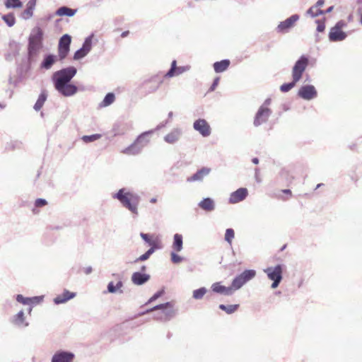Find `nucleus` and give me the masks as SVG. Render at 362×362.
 <instances>
[{
    "instance_id": "nucleus-1",
    "label": "nucleus",
    "mask_w": 362,
    "mask_h": 362,
    "mask_svg": "<svg viewBox=\"0 0 362 362\" xmlns=\"http://www.w3.org/2000/svg\"><path fill=\"white\" fill-rule=\"evenodd\" d=\"M76 73V68L72 66L55 71L52 76V81L55 90L64 97L75 95L78 91V88L71 83V81Z\"/></svg>"
},
{
    "instance_id": "nucleus-2",
    "label": "nucleus",
    "mask_w": 362,
    "mask_h": 362,
    "mask_svg": "<svg viewBox=\"0 0 362 362\" xmlns=\"http://www.w3.org/2000/svg\"><path fill=\"white\" fill-rule=\"evenodd\" d=\"M112 197L119 202L122 206L129 211L134 216L139 215V205L141 197L134 192H130L127 188L119 189Z\"/></svg>"
},
{
    "instance_id": "nucleus-3",
    "label": "nucleus",
    "mask_w": 362,
    "mask_h": 362,
    "mask_svg": "<svg viewBox=\"0 0 362 362\" xmlns=\"http://www.w3.org/2000/svg\"><path fill=\"white\" fill-rule=\"evenodd\" d=\"M42 40V30L39 27L34 28L28 37V63L29 65H31L33 63L35 62L36 58L43 46Z\"/></svg>"
},
{
    "instance_id": "nucleus-4",
    "label": "nucleus",
    "mask_w": 362,
    "mask_h": 362,
    "mask_svg": "<svg viewBox=\"0 0 362 362\" xmlns=\"http://www.w3.org/2000/svg\"><path fill=\"white\" fill-rule=\"evenodd\" d=\"M153 311H158L154 314L153 318L162 322L169 321L175 315V312L173 309V304L172 302H167L157 305L152 308L142 312L141 315H145Z\"/></svg>"
},
{
    "instance_id": "nucleus-5",
    "label": "nucleus",
    "mask_w": 362,
    "mask_h": 362,
    "mask_svg": "<svg viewBox=\"0 0 362 362\" xmlns=\"http://www.w3.org/2000/svg\"><path fill=\"white\" fill-rule=\"evenodd\" d=\"M153 133L154 130H148L143 132L137 136L133 144L124 148L122 153L127 155H137L140 153L142 149L149 143V137Z\"/></svg>"
},
{
    "instance_id": "nucleus-6",
    "label": "nucleus",
    "mask_w": 362,
    "mask_h": 362,
    "mask_svg": "<svg viewBox=\"0 0 362 362\" xmlns=\"http://www.w3.org/2000/svg\"><path fill=\"white\" fill-rule=\"evenodd\" d=\"M283 268L284 265L277 264L275 267H269L264 269V272L267 274L269 279L273 281L271 285L272 288H276L280 284L283 279Z\"/></svg>"
},
{
    "instance_id": "nucleus-7",
    "label": "nucleus",
    "mask_w": 362,
    "mask_h": 362,
    "mask_svg": "<svg viewBox=\"0 0 362 362\" xmlns=\"http://www.w3.org/2000/svg\"><path fill=\"white\" fill-rule=\"evenodd\" d=\"M256 276L254 269H245L240 274L235 276L232 281L233 289L235 291L241 288L245 284L252 280Z\"/></svg>"
},
{
    "instance_id": "nucleus-8",
    "label": "nucleus",
    "mask_w": 362,
    "mask_h": 362,
    "mask_svg": "<svg viewBox=\"0 0 362 362\" xmlns=\"http://www.w3.org/2000/svg\"><path fill=\"white\" fill-rule=\"evenodd\" d=\"M309 63V60L308 57L305 55H302L299 57V59L295 62L294 66L292 68V79L298 82L305 71Z\"/></svg>"
},
{
    "instance_id": "nucleus-9",
    "label": "nucleus",
    "mask_w": 362,
    "mask_h": 362,
    "mask_svg": "<svg viewBox=\"0 0 362 362\" xmlns=\"http://www.w3.org/2000/svg\"><path fill=\"white\" fill-rule=\"evenodd\" d=\"M346 25L345 21H339L334 27H332L329 33V40L331 42H339L345 40L347 35L342 31V28Z\"/></svg>"
},
{
    "instance_id": "nucleus-10",
    "label": "nucleus",
    "mask_w": 362,
    "mask_h": 362,
    "mask_svg": "<svg viewBox=\"0 0 362 362\" xmlns=\"http://www.w3.org/2000/svg\"><path fill=\"white\" fill-rule=\"evenodd\" d=\"M71 42V37L69 34L63 35L58 45V54L59 60L64 59L70 51V45Z\"/></svg>"
},
{
    "instance_id": "nucleus-11",
    "label": "nucleus",
    "mask_w": 362,
    "mask_h": 362,
    "mask_svg": "<svg viewBox=\"0 0 362 362\" xmlns=\"http://www.w3.org/2000/svg\"><path fill=\"white\" fill-rule=\"evenodd\" d=\"M272 111L267 107L260 106L255 114L253 124L255 127H259L266 123L269 117L271 116Z\"/></svg>"
},
{
    "instance_id": "nucleus-12",
    "label": "nucleus",
    "mask_w": 362,
    "mask_h": 362,
    "mask_svg": "<svg viewBox=\"0 0 362 362\" xmlns=\"http://www.w3.org/2000/svg\"><path fill=\"white\" fill-rule=\"evenodd\" d=\"M162 83L163 80L158 75H155L145 80L141 85V88L145 90L146 93H151L158 90Z\"/></svg>"
},
{
    "instance_id": "nucleus-13",
    "label": "nucleus",
    "mask_w": 362,
    "mask_h": 362,
    "mask_svg": "<svg viewBox=\"0 0 362 362\" xmlns=\"http://www.w3.org/2000/svg\"><path fill=\"white\" fill-rule=\"evenodd\" d=\"M300 16L298 14H293L285 21L280 22L276 28V31L279 33H286L292 28L295 23L299 20Z\"/></svg>"
},
{
    "instance_id": "nucleus-14",
    "label": "nucleus",
    "mask_w": 362,
    "mask_h": 362,
    "mask_svg": "<svg viewBox=\"0 0 362 362\" xmlns=\"http://www.w3.org/2000/svg\"><path fill=\"white\" fill-rule=\"evenodd\" d=\"M298 95L303 100H311L317 96V92L314 86L304 85L298 90Z\"/></svg>"
},
{
    "instance_id": "nucleus-15",
    "label": "nucleus",
    "mask_w": 362,
    "mask_h": 362,
    "mask_svg": "<svg viewBox=\"0 0 362 362\" xmlns=\"http://www.w3.org/2000/svg\"><path fill=\"white\" fill-rule=\"evenodd\" d=\"M193 128L204 137L209 136L211 133L210 125L204 119L195 120L193 124Z\"/></svg>"
},
{
    "instance_id": "nucleus-16",
    "label": "nucleus",
    "mask_w": 362,
    "mask_h": 362,
    "mask_svg": "<svg viewBox=\"0 0 362 362\" xmlns=\"http://www.w3.org/2000/svg\"><path fill=\"white\" fill-rule=\"evenodd\" d=\"M75 354L71 351L59 350L52 356L51 362H73Z\"/></svg>"
},
{
    "instance_id": "nucleus-17",
    "label": "nucleus",
    "mask_w": 362,
    "mask_h": 362,
    "mask_svg": "<svg viewBox=\"0 0 362 362\" xmlns=\"http://www.w3.org/2000/svg\"><path fill=\"white\" fill-rule=\"evenodd\" d=\"M59 59V54L55 55L50 53L45 54H44L43 59L40 64V69L45 71L49 70Z\"/></svg>"
},
{
    "instance_id": "nucleus-18",
    "label": "nucleus",
    "mask_w": 362,
    "mask_h": 362,
    "mask_svg": "<svg viewBox=\"0 0 362 362\" xmlns=\"http://www.w3.org/2000/svg\"><path fill=\"white\" fill-rule=\"evenodd\" d=\"M211 168L207 167H203L201 169L198 170L192 176L188 177L187 178V182H202L204 178L209 175L211 173Z\"/></svg>"
},
{
    "instance_id": "nucleus-19",
    "label": "nucleus",
    "mask_w": 362,
    "mask_h": 362,
    "mask_svg": "<svg viewBox=\"0 0 362 362\" xmlns=\"http://www.w3.org/2000/svg\"><path fill=\"white\" fill-rule=\"evenodd\" d=\"M248 194V191L246 188L241 187L236 191L232 192L229 197V203L236 204L244 200Z\"/></svg>"
},
{
    "instance_id": "nucleus-20",
    "label": "nucleus",
    "mask_w": 362,
    "mask_h": 362,
    "mask_svg": "<svg viewBox=\"0 0 362 362\" xmlns=\"http://www.w3.org/2000/svg\"><path fill=\"white\" fill-rule=\"evenodd\" d=\"M211 290L216 293L223 294L225 296H232L235 291L233 289L232 285L226 287L221 284L220 282L214 283L211 286Z\"/></svg>"
},
{
    "instance_id": "nucleus-21",
    "label": "nucleus",
    "mask_w": 362,
    "mask_h": 362,
    "mask_svg": "<svg viewBox=\"0 0 362 362\" xmlns=\"http://www.w3.org/2000/svg\"><path fill=\"white\" fill-rule=\"evenodd\" d=\"M151 276L141 272H134L132 275L131 280L134 285L141 286L149 281Z\"/></svg>"
},
{
    "instance_id": "nucleus-22",
    "label": "nucleus",
    "mask_w": 362,
    "mask_h": 362,
    "mask_svg": "<svg viewBox=\"0 0 362 362\" xmlns=\"http://www.w3.org/2000/svg\"><path fill=\"white\" fill-rule=\"evenodd\" d=\"M182 130L180 128H174L170 132L164 136V141L170 144L177 142L181 138Z\"/></svg>"
},
{
    "instance_id": "nucleus-23",
    "label": "nucleus",
    "mask_w": 362,
    "mask_h": 362,
    "mask_svg": "<svg viewBox=\"0 0 362 362\" xmlns=\"http://www.w3.org/2000/svg\"><path fill=\"white\" fill-rule=\"evenodd\" d=\"M189 69V66H177L176 61L173 60L171 63L170 69L165 74V77L171 78L175 75H180Z\"/></svg>"
},
{
    "instance_id": "nucleus-24",
    "label": "nucleus",
    "mask_w": 362,
    "mask_h": 362,
    "mask_svg": "<svg viewBox=\"0 0 362 362\" xmlns=\"http://www.w3.org/2000/svg\"><path fill=\"white\" fill-rule=\"evenodd\" d=\"M76 296L74 292H70L68 290H64L61 295H58L54 298V303L56 305L65 303L68 300L74 298Z\"/></svg>"
},
{
    "instance_id": "nucleus-25",
    "label": "nucleus",
    "mask_w": 362,
    "mask_h": 362,
    "mask_svg": "<svg viewBox=\"0 0 362 362\" xmlns=\"http://www.w3.org/2000/svg\"><path fill=\"white\" fill-rule=\"evenodd\" d=\"M198 206L200 209L207 212L213 211L215 209V202L210 197L204 198L198 203Z\"/></svg>"
},
{
    "instance_id": "nucleus-26",
    "label": "nucleus",
    "mask_w": 362,
    "mask_h": 362,
    "mask_svg": "<svg viewBox=\"0 0 362 362\" xmlns=\"http://www.w3.org/2000/svg\"><path fill=\"white\" fill-rule=\"evenodd\" d=\"M8 47H9V51L6 54V59L7 60H12L15 57L18 55L21 46H20L19 43H18L15 41H11L9 42Z\"/></svg>"
},
{
    "instance_id": "nucleus-27",
    "label": "nucleus",
    "mask_w": 362,
    "mask_h": 362,
    "mask_svg": "<svg viewBox=\"0 0 362 362\" xmlns=\"http://www.w3.org/2000/svg\"><path fill=\"white\" fill-rule=\"evenodd\" d=\"M128 130L129 127L127 123L117 122L114 124L111 132L113 134V136H117L125 134Z\"/></svg>"
},
{
    "instance_id": "nucleus-28",
    "label": "nucleus",
    "mask_w": 362,
    "mask_h": 362,
    "mask_svg": "<svg viewBox=\"0 0 362 362\" xmlns=\"http://www.w3.org/2000/svg\"><path fill=\"white\" fill-rule=\"evenodd\" d=\"M172 249L175 252H180L183 249V237L181 234L175 233L173 235Z\"/></svg>"
},
{
    "instance_id": "nucleus-29",
    "label": "nucleus",
    "mask_w": 362,
    "mask_h": 362,
    "mask_svg": "<svg viewBox=\"0 0 362 362\" xmlns=\"http://www.w3.org/2000/svg\"><path fill=\"white\" fill-rule=\"evenodd\" d=\"M229 59H223L219 62H216L214 64V69L216 73H221L225 71L230 65Z\"/></svg>"
},
{
    "instance_id": "nucleus-30",
    "label": "nucleus",
    "mask_w": 362,
    "mask_h": 362,
    "mask_svg": "<svg viewBox=\"0 0 362 362\" xmlns=\"http://www.w3.org/2000/svg\"><path fill=\"white\" fill-rule=\"evenodd\" d=\"M77 12L76 9H73L67 6H61L56 11V15L59 16H74Z\"/></svg>"
},
{
    "instance_id": "nucleus-31",
    "label": "nucleus",
    "mask_w": 362,
    "mask_h": 362,
    "mask_svg": "<svg viewBox=\"0 0 362 362\" xmlns=\"http://www.w3.org/2000/svg\"><path fill=\"white\" fill-rule=\"evenodd\" d=\"M123 286V282L121 279H119L116 285H115L113 281H110L108 283L107 286V292L110 293H115L119 292V293H122L123 291L121 290V288Z\"/></svg>"
},
{
    "instance_id": "nucleus-32",
    "label": "nucleus",
    "mask_w": 362,
    "mask_h": 362,
    "mask_svg": "<svg viewBox=\"0 0 362 362\" xmlns=\"http://www.w3.org/2000/svg\"><path fill=\"white\" fill-rule=\"evenodd\" d=\"M160 246H153L151 247L144 254L134 260V262H143L147 260L150 256L155 252L156 250L160 249Z\"/></svg>"
},
{
    "instance_id": "nucleus-33",
    "label": "nucleus",
    "mask_w": 362,
    "mask_h": 362,
    "mask_svg": "<svg viewBox=\"0 0 362 362\" xmlns=\"http://www.w3.org/2000/svg\"><path fill=\"white\" fill-rule=\"evenodd\" d=\"M47 95L46 92L42 91L40 94L35 104L34 105L33 108L35 109V110L39 111L42 107L45 102L47 100Z\"/></svg>"
},
{
    "instance_id": "nucleus-34",
    "label": "nucleus",
    "mask_w": 362,
    "mask_h": 362,
    "mask_svg": "<svg viewBox=\"0 0 362 362\" xmlns=\"http://www.w3.org/2000/svg\"><path fill=\"white\" fill-rule=\"evenodd\" d=\"M13 322L16 325L21 326L23 325L24 327L28 326V322H25V316L23 310L19 311L13 317Z\"/></svg>"
},
{
    "instance_id": "nucleus-35",
    "label": "nucleus",
    "mask_w": 362,
    "mask_h": 362,
    "mask_svg": "<svg viewBox=\"0 0 362 362\" xmlns=\"http://www.w3.org/2000/svg\"><path fill=\"white\" fill-rule=\"evenodd\" d=\"M219 309L221 310L225 311L227 314H233L235 311L238 310L239 308L238 304H234V305H224V304H220L218 305Z\"/></svg>"
},
{
    "instance_id": "nucleus-36",
    "label": "nucleus",
    "mask_w": 362,
    "mask_h": 362,
    "mask_svg": "<svg viewBox=\"0 0 362 362\" xmlns=\"http://www.w3.org/2000/svg\"><path fill=\"white\" fill-rule=\"evenodd\" d=\"M115 95L113 93H108L105 96L103 100L100 103V107H107L110 105L115 101Z\"/></svg>"
},
{
    "instance_id": "nucleus-37",
    "label": "nucleus",
    "mask_w": 362,
    "mask_h": 362,
    "mask_svg": "<svg viewBox=\"0 0 362 362\" xmlns=\"http://www.w3.org/2000/svg\"><path fill=\"white\" fill-rule=\"evenodd\" d=\"M1 18L8 27H12L16 23V18L13 13L3 15Z\"/></svg>"
},
{
    "instance_id": "nucleus-38",
    "label": "nucleus",
    "mask_w": 362,
    "mask_h": 362,
    "mask_svg": "<svg viewBox=\"0 0 362 362\" xmlns=\"http://www.w3.org/2000/svg\"><path fill=\"white\" fill-rule=\"evenodd\" d=\"M94 37V34L91 33L90 35H88L84 40L82 48L87 52V53H89L92 49V42L93 38Z\"/></svg>"
},
{
    "instance_id": "nucleus-39",
    "label": "nucleus",
    "mask_w": 362,
    "mask_h": 362,
    "mask_svg": "<svg viewBox=\"0 0 362 362\" xmlns=\"http://www.w3.org/2000/svg\"><path fill=\"white\" fill-rule=\"evenodd\" d=\"M4 5L7 8H18L23 6L21 0H6Z\"/></svg>"
},
{
    "instance_id": "nucleus-40",
    "label": "nucleus",
    "mask_w": 362,
    "mask_h": 362,
    "mask_svg": "<svg viewBox=\"0 0 362 362\" xmlns=\"http://www.w3.org/2000/svg\"><path fill=\"white\" fill-rule=\"evenodd\" d=\"M307 15H309L312 18L317 17L320 15H324V10L316 8V6H311L306 11Z\"/></svg>"
},
{
    "instance_id": "nucleus-41",
    "label": "nucleus",
    "mask_w": 362,
    "mask_h": 362,
    "mask_svg": "<svg viewBox=\"0 0 362 362\" xmlns=\"http://www.w3.org/2000/svg\"><path fill=\"white\" fill-rule=\"evenodd\" d=\"M207 289L205 287H201L193 291L192 297L196 300L202 299L206 294Z\"/></svg>"
},
{
    "instance_id": "nucleus-42",
    "label": "nucleus",
    "mask_w": 362,
    "mask_h": 362,
    "mask_svg": "<svg viewBox=\"0 0 362 362\" xmlns=\"http://www.w3.org/2000/svg\"><path fill=\"white\" fill-rule=\"evenodd\" d=\"M102 137V135L100 134H95L92 135H84L81 137V139L85 143H90L93 142Z\"/></svg>"
},
{
    "instance_id": "nucleus-43",
    "label": "nucleus",
    "mask_w": 362,
    "mask_h": 362,
    "mask_svg": "<svg viewBox=\"0 0 362 362\" xmlns=\"http://www.w3.org/2000/svg\"><path fill=\"white\" fill-rule=\"evenodd\" d=\"M296 81H294L293 79L289 83H286L282 84L280 86V90L283 93L288 92L290 90H291L297 83Z\"/></svg>"
},
{
    "instance_id": "nucleus-44",
    "label": "nucleus",
    "mask_w": 362,
    "mask_h": 362,
    "mask_svg": "<svg viewBox=\"0 0 362 362\" xmlns=\"http://www.w3.org/2000/svg\"><path fill=\"white\" fill-rule=\"evenodd\" d=\"M235 237V232L233 229L232 228H228L226 230L225 233V240L229 244H231L233 239Z\"/></svg>"
},
{
    "instance_id": "nucleus-45",
    "label": "nucleus",
    "mask_w": 362,
    "mask_h": 362,
    "mask_svg": "<svg viewBox=\"0 0 362 362\" xmlns=\"http://www.w3.org/2000/svg\"><path fill=\"white\" fill-rule=\"evenodd\" d=\"M88 53L86 52L82 47L76 50L74 54V59L78 60L85 57Z\"/></svg>"
},
{
    "instance_id": "nucleus-46",
    "label": "nucleus",
    "mask_w": 362,
    "mask_h": 362,
    "mask_svg": "<svg viewBox=\"0 0 362 362\" xmlns=\"http://www.w3.org/2000/svg\"><path fill=\"white\" fill-rule=\"evenodd\" d=\"M16 299L18 303H21L23 305H30V298L24 297L21 294L16 295Z\"/></svg>"
},
{
    "instance_id": "nucleus-47",
    "label": "nucleus",
    "mask_w": 362,
    "mask_h": 362,
    "mask_svg": "<svg viewBox=\"0 0 362 362\" xmlns=\"http://www.w3.org/2000/svg\"><path fill=\"white\" fill-rule=\"evenodd\" d=\"M33 11H34V9L26 6V8L21 13V17L25 20L29 19L30 18H31L33 16Z\"/></svg>"
},
{
    "instance_id": "nucleus-48",
    "label": "nucleus",
    "mask_w": 362,
    "mask_h": 362,
    "mask_svg": "<svg viewBox=\"0 0 362 362\" xmlns=\"http://www.w3.org/2000/svg\"><path fill=\"white\" fill-rule=\"evenodd\" d=\"M140 236L146 243H147L149 245H151V247H153V245L158 246L155 241H152L149 238L148 234L141 233Z\"/></svg>"
},
{
    "instance_id": "nucleus-49",
    "label": "nucleus",
    "mask_w": 362,
    "mask_h": 362,
    "mask_svg": "<svg viewBox=\"0 0 362 362\" xmlns=\"http://www.w3.org/2000/svg\"><path fill=\"white\" fill-rule=\"evenodd\" d=\"M176 252H175V251L171 252V253H170L171 261L174 264H179L183 260V257L178 255Z\"/></svg>"
},
{
    "instance_id": "nucleus-50",
    "label": "nucleus",
    "mask_w": 362,
    "mask_h": 362,
    "mask_svg": "<svg viewBox=\"0 0 362 362\" xmlns=\"http://www.w3.org/2000/svg\"><path fill=\"white\" fill-rule=\"evenodd\" d=\"M315 23L317 24V31L319 33H322L325 29V23L324 20H316Z\"/></svg>"
},
{
    "instance_id": "nucleus-51",
    "label": "nucleus",
    "mask_w": 362,
    "mask_h": 362,
    "mask_svg": "<svg viewBox=\"0 0 362 362\" xmlns=\"http://www.w3.org/2000/svg\"><path fill=\"white\" fill-rule=\"evenodd\" d=\"M163 294H164L163 289L157 291L156 293L153 294V296L152 297L150 298V299L148 300L147 303H150L156 300L158 298L161 297Z\"/></svg>"
},
{
    "instance_id": "nucleus-52",
    "label": "nucleus",
    "mask_w": 362,
    "mask_h": 362,
    "mask_svg": "<svg viewBox=\"0 0 362 362\" xmlns=\"http://www.w3.org/2000/svg\"><path fill=\"white\" fill-rule=\"evenodd\" d=\"M43 298H44L43 296H35V297L30 298V305H36V304L41 303L43 300Z\"/></svg>"
},
{
    "instance_id": "nucleus-53",
    "label": "nucleus",
    "mask_w": 362,
    "mask_h": 362,
    "mask_svg": "<svg viewBox=\"0 0 362 362\" xmlns=\"http://www.w3.org/2000/svg\"><path fill=\"white\" fill-rule=\"evenodd\" d=\"M47 204V202L45 199L39 198L37 199L35 202V206L36 207H42L45 206Z\"/></svg>"
},
{
    "instance_id": "nucleus-54",
    "label": "nucleus",
    "mask_w": 362,
    "mask_h": 362,
    "mask_svg": "<svg viewBox=\"0 0 362 362\" xmlns=\"http://www.w3.org/2000/svg\"><path fill=\"white\" fill-rule=\"evenodd\" d=\"M218 82H219V78L216 77L214 80L212 84L211 85V86L209 88V91H214L216 89V88L217 87Z\"/></svg>"
},
{
    "instance_id": "nucleus-55",
    "label": "nucleus",
    "mask_w": 362,
    "mask_h": 362,
    "mask_svg": "<svg viewBox=\"0 0 362 362\" xmlns=\"http://www.w3.org/2000/svg\"><path fill=\"white\" fill-rule=\"evenodd\" d=\"M169 122V120L167 119L166 121L165 122H160L158 125H157V127L153 129L154 132L156 131H158V130H160V129L163 128L164 127L166 126V124Z\"/></svg>"
},
{
    "instance_id": "nucleus-56",
    "label": "nucleus",
    "mask_w": 362,
    "mask_h": 362,
    "mask_svg": "<svg viewBox=\"0 0 362 362\" xmlns=\"http://www.w3.org/2000/svg\"><path fill=\"white\" fill-rule=\"evenodd\" d=\"M37 0H29L26 4V6L33 9H35L36 6Z\"/></svg>"
},
{
    "instance_id": "nucleus-57",
    "label": "nucleus",
    "mask_w": 362,
    "mask_h": 362,
    "mask_svg": "<svg viewBox=\"0 0 362 362\" xmlns=\"http://www.w3.org/2000/svg\"><path fill=\"white\" fill-rule=\"evenodd\" d=\"M92 271H93V269L90 266L84 268V269H83L84 273L87 275L90 274L92 272Z\"/></svg>"
},
{
    "instance_id": "nucleus-58",
    "label": "nucleus",
    "mask_w": 362,
    "mask_h": 362,
    "mask_svg": "<svg viewBox=\"0 0 362 362\" xmlns=\"http://www.w3.org/2000/svg\"><path fill=\"white\" fill-rule=\"evenodd\" d=\"M324 0H318L313 6H316V8H320V7L322 6L324 4Z\"/></svg>"
},
{
    "instance_id": "nucleus-59",
    "label": "nucleus",
    "mask_w": 362,
    "mask_h": 362,
    "mask_svg": "<svg viewBox=\"0 0 362 362\" xmlns=\"http://www.w3.org/2000/svg\"><path fill=\"white\" fill-rule=\"evenodd\" d=\"M271 99L270 98H267L264 100V103L261 105V106H265V107H267L270 105L271 103Z\"/></svg>"
},
{
    "instance_id": "nucleus-60",
    "label": "nucleus",
    "mask_w": 362,
    "mask_h": 362,
    "mask_svg": "<svg viewBox=\"0 0 362 362\" xmlns=\"http://www.w3.org/2000/svg\"><path fill=\"white\" fill-rule=\"evenodd\" d=\"M255 177H256V180H257L258 182H260V180H259V178H258L259 173V168H255Z\"/></svg>"
},
{
    "instance_id": "nucleus-61",
    "label": "nucleus",
    "mask_w": 362,
    "mask_h": 362,
    "mask_svg": "<svg viewBox=\"0 0 362 362\" xmlns=\"http://www.w3.org/2000/svg\"><path fill=\"white\" fill-rule=\"evenodd\" d=\"M334 8V6H329L327 9H326L325 11H324V15L326 14V13H330L332 11Z\"/></svg>"
},
{
    "instance_id": "nucleus-62",
    "label": "nucleus",
    "mask_w": 362,
    "mask_h": 362,
    "mask_svg": "<svg viewBox=\"0 0 362 362\" xmlns=\"http://www.w3.org/2000/svg\"><path fill=\"white\" fill-rule=\"evenodd\" d=\"M282 192L284 193V194H289L290 196H291V191L290 189H283Z\"/></svg>"
},
{
    "instance_id": "nucleus-63",
    "label": "nucleus",
    "mask_w": 362,
    "mask_h": 362,
    "mask_svg": "<svg viewBox=\"0 0 362 362\" xmlns=\"http://www.w3.org/2000/svg\"><path fill=\"white\" fill-rule=\"evenodd\" d=\"M252 162L254 163V164H258L259 163V159L257 158H253L252 159Z\"/></svg>"
},
{
    "instance_id": "nucleus-64",
    "label": "nucleus",
    "mask_w": 362,
    "mask_h": 362,
    "mask_svg": "<svg viewBox=\"0 0 362 362\" xmlns=\"http://www.w3.org/2000/svg\"><path fill=\"white\" fill-rule=\"evenodd\" d=\"M128 34H129V31H124V32H123V33L121 34V37H127V36L128 35Z\"/></svg>"
}]
</instances>
